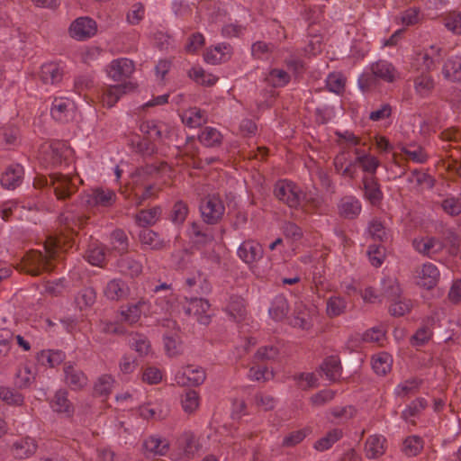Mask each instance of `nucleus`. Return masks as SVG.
<instances>
[{
	"instance_id": "obj_1",
	"label": "nucleus",
	"mask_w": 461,
	"mask_h": 461,
	"mask_svg": "<svg viewBox=\"0 0 461 461\" xmlns=\"http://www.w3.org/2000/svg\"><path fill=\"white\" fill-rule=\"evenodd\" d=\"M274 194L289 208L301 210L306 214L315 213L321 206L320 197L311 192H304L298 185L287 179L276 183Z\"/></svg>"
},
{
	"instance_id": "obj_2",
	"label": "nucleus",
	"mask_w": 461,
	"mask_h": 461,
	"mask_svg": "<svg viewBox=\"0 0 461 461\" xmlns=\"http://www.w3.org/2000/svg\"><path fill=\"white\" fill-rule=\"evenodd\" d=\"M64 242L61 237H49L44 244L45 254L41 251H31L27 253L22 263V269L32 276H40L43 272H50L54 266L52 260L55 258L59 249H62Z\"/></svg>"
},
{
	"instance_id": "obj_3",
	"label": "nucleus",
	"mask_w": 461,
	"mask_h": 461,
	"mask_svg": "<svg viewBox=\"0 0 461 461\" xmlns=\"http://www.w3.org/2000/svg\"><path fill=\"white\" fill-rule=\"evenodd\" d=\"M200 212L205 223L216 224L222 219L225 206L219 195L209 194L202 200Z\"/></svg>"
},
{
	"instance_id": "obj_4",
	"label": "nucleus",
	"mask_w": 461,
	"mask_h": 461,
	"mask_svg": "<svg viewBox=\"0 0 461 461\" xmlns=\"http://www.w3.org/2000/svg\"><path fill=\"white\" fill-rule=\"evenodd\" d=\"M63 382L72 391H82L88 384V377L76 363L68 361L63 366Z\"/></svg>"
},
{
	"instance_id": "obj_5",
	"label": "nucleus",
	"mask_w": 461,
	"mask_h": 461,
	"mask_svg": "<svg viewBox=\"0 0 461 461\" xmlns=\"http://www.w3.org/2000/svg\"><path fill=\"white\" fill-rule=\"evenodd\" d=\"M50 177L54 186L55 194L59 200L68 199L77 191V185L75 182L77 177L75 176L55 173Z\"/></svg>"
},
{
	"instance_id": "obj_6",
	"label": "nucleus",
	"mask_w": 461,
	"mask_h": 461,
	"mask_svg": "<svg viewBox=\"0 0 461 461\" xmlns=\"http://www.w3.org/2000/svg\"><path fill=\"white\" fill-rule=\"evenodd\" d=\"M206 378L205 371L200 366L188 365L175 375V381L180 386H198Z\"/></svg>"
},
{
	"instance_id": "obj_7",
	"label": "nucleus",
	"mask_w": 461,
	"mask_h": 461,
	"mask_svg": "<svg viewBox=\"0 0 461 461\" xmlns=\"http://www.w3.org/2000/svg\"><path fill=\"white\" fill-rule=\"evenodd\" d=\"M187 316H193L198 322L203 325L209 324L211 321L210 303L202 298H185V304L183 306Z\"/></svg>"
},
{
	"instance_id": "obj_8",
	"label": "nucleus",
	"mask_w": 461,
	"mask_h": 461,
	"mask_svg": "<svg viewBox=\"0 0 461 461\" xmlns=\"http://www.w3.org/2000/svg\"><path fill=\"white\" fill-rule=\"evenodd\" d=\"M97 32V24L89 17L76 19L69 27L70 36L77 41H86L95 36Z\"/></svg>"
},
{
	"instance_id": "obj_9",
	"label": "nucleus",
	"mask_w": 461,
	"mask_h": 461,
	"mask_svg": "<svg viewBox=\"0 0 461 461\" xmlns=\"http://www.w3.org/2000/svg\"><path fill=\"white\" fill-rule=\"evenodd\" d=\"M134 70V62L126 58L113 59L106 68L109 77L117 82L129 78Z\"/></svg>"
},
{
	"instance_id": "obj_10",
	"label": "nucleus",
	"mask_w": 461,
	"mask_h": 461,
	"mask_svg": "<svg viewBox=\"0 0 461 461\" xmlns=\"http://www.w3.org/2000/svg\"><path fill=\"white\" fill-rule=\"evenodd\" d=\"M439 276V271L434 264L425 263L416 270L415 279L419 286L429 290L438 285Z\"/></svg>"
},
{
	"instance_id": "obj_11",
	"label": "nucleus",
	"mask_w": 461,
	"mask_h": 461,
	"mask_svg": "<svg viewBox=\"0 0 461 461\" xmlns=\"http://www.w3.org/2000/svg\"><path fill=\"white\" fill-rule=\"evenodd\" d=\"M412 246L420 254L429 258H433L444 249L445 243L438 238L420 237L412 240Z\"/></svg>"
},
{
	"instance_id": "obj_12",
	"label": "nucleus",
	"mask_w": 461,
	"mask_h": 461,
	"mask_svg": "<svg viewBox=\"0 0 461 461\" xmlns=\"http://www.w3.org/2000/svg\"><path fill=\"white\" fill-rule=\"evenodd\" d=\"M38 449V443L35 438L25 436L13 442L10 451L16 459H26L32 457Z\"/></svg>"
},
{
	"instance_id": "obj_13",
	"label": "nucleus",
	"mask_w": 461,
	"mask_h": 461,
	"mask_svg": "<svg viewBox=\"0 0 461 461\" xmlns=\"http://www.w3.org/2000/svg\"><path fill=\"white\" fill-rule=\"evenodd\" d=\"M131 289L127 283L121 278H113L107 282L103 290L104 296L112 302L125 300L130 295Z\"/></svg>"
},
{
	"instance_id": "obj_14",
	"label": "nucleus",
	"mask_w": 461,
	"mask_h": 461,
	"mask_svg": "<svg viewBox=\"0 0 461 461\" xmlns=\"http://www.w3.org/2000/svg\"><path fill=\"white\" fill-rule=\"evenodd\" d=\"M262 246L253 240H244L237 249V255L245 264L252 265L263 258Z\"/></svg>"
},
{
	"instance_id": "obj_15",
	"label": "nucleus",
	"mask_w": 461,
	"mask_h": 461,
	"mask_svg": "<svg viewBox=\"0 0 461 461\" xmlns=\"http://www.w3.org/2000/svg\"><path fill=\"white\" fill-rule=\"evenodd\" d=\"M24 178V168L21 164H11L2 174L1 185L7 190H14L20 186Z\"/></svg>"
},
{
	"instance_id": "obj_16",
	"label": "nucleus",
	"mask_w": 461,
	"mask_h": 461,
	"mask_svg": "<svg viewBox=\"0 0 461 461\" xmlns=\"http://www.w3.org/2000/svg\"><path fill=\"white\" fill-rule=\"evenodd\" d=\"M334 167L337 173L342 176L354 179L357 176V168L355 167V159H351L349 151L343 149L334 158Z\"/></svg>"
},
{
	"instance_id": "obj_17",
	"label": "nucleus",
	"mask_w": 461,
	"mask_h": 461,
	"mask_svg": "<svg viewBox=\"0 0 461 461\" xmlns=\"http://www.w3.org/2000/svg\"><path fill=\"white\" fill-rule=\"evenodd\" d=\"M51 116L59 122H68L73 118L74 104L68 98L57 97L52 103Z\"/></svg>"
},
{
	"instance_id": "obj_18",
	"label": "nucleus",
	"mask_w": 461,
	"mask_h": 461,
	"mask_svg": "<svg viewBox=\"0 0 461 461\" xmlns=\"http://www.w3.org/2000/svg\"><path fill=\"white\" fill-rule=\"evenodd\" d=\"M233 49L229 43H220L208 48L204 52V60L212 65L227 62L231 59Z\"/></svg>"
},
{
	"instance_id": "obj_19",
	"label": "nucleus",
	"mask_w": 461,
	"mask_h": 461,
	"mask_svg": "<svg viewBox=\"0 0 461 461\" xmlns=\"http://www.w3.org/2000/svg\"><path fill=\"white\" fill-rule=\"evenodd\" d=\"M133 89L134 86L131 83L108 86L103 89L101 102L104 106L111 108L115 105L122 95Z\"/></svg>"
},
{
	"instance_id": "obj_20",
	"label": "nucleus",
	"mask_w": 461,
	"mask_h": 461,
	"mask_svg": "<svg viewBox=\"0 0 461 461\" xmlns=\"http://www.w3.org/2000/svg\"><path fill=\"white\" fill-rule=\"evenodd\" d=\"M364 197L372 204L378 205L384 194L375 176H364L362 177Z\"/></svg>"
},
{
	"instance_id": "obj_21",
	"label": "nucleus",
	"mask_w": 461,
	"mask_h": 461,
	"mask_svg": "<svg viewBox=\"0 0 461 461\" xmlns=\"http://www.w3.org/2000/svg\"><path fill=\"white\" fill-rule=\"evenodd\" d=\"M116 201V194L109 188L97 187L87 196V203L93 206L111 207Z\"/></svg>"
},
{
	"instance_id": "obj_22",
	"label": "nucleus",
	"mask_w": 461,
	"mask_h": 461,
	"mask_svg": "<svg viewBox=\"0 0 461 461\" xmlns=\"http://www.w3.org/2000/svg\"><path fill=\"white\" fill-rule=\"evenodd\" d=\"M370 70L377 79L393 83L399 78V73L394 66L386 60H378L370 66Z\"/></svg>"
},
{
	"instance_id": "obj_23",
	"label": "nucleus",
	"mask_w": 461,
	"mask_h": 461,
	"mask_svg": "<svg viewBox=\"0 0 461 461\" xmlns=\"http://www.w3.org/2000/svg\"><path fill=\"white\" fill-rule=\"evenodd\" d=\"M187 233L191 240L200 246L210 244L214 240L212 230L198 222H192Z\"/></svg>"
},
{
	"instance_id": "obj_24",
	"label": "nucleus",
	"mask_w": 461,
	"mask_h": 461,
	"mask_svg": "<svg viewBox=\"0 0 461 461\" xmlns=\"http://www.w3.org/2000/svg\"><path fill=\"white\" fill-rule=\"evenodd\" d=\"M361 203L355 196H344L338 203V212L344 219H356L361 212Z\"/></svg>"
},
{
	"instance_id": "obj_25",
	"label": "nucleus",
	"mask_w": 461,
	"mask_h": 461,
	"mask_svg": "<svg viewBox=\"0 0 461 461\" xmlns=\"http://www.w3.org/2000/svg\"><path fill=\"white\" fill-rule=\"evenodd\" d=\"M147 303H148L141 298L135 303H129L121 307L119 311L121 321L130 325L137 323L140 320L143 309Z\"/></svg>"
},
{
	"instance_id": "obj_26",
	"label": "nucleus",
	"mask_w": 461,
	"mask_h": 461,
	"mask_svg": "<svg viewBox=\"0 0 461 461\" xmlns=\"http://www.w3.org/2000/svg\"><path fill=\"white\" fill-rule=\"evenodd\" d=\"M178 308V296L174 292H170L164 296H158L155 300V314L172 315Z\"/></svg>"
},
{
	"instance_id": "obj_27",
	"label": "nucleus",
	"mask_w": 461,
	"mask_h": 461,
	"mask_svg": "<svg viewBox=\"0 0 461 461\" xmlns=\"http://www.w3.org/2000/svg\"><path fill=\"white\" fill-rule=\"evenodd\" d=\"M64 76V69L55 62L43 64L41 68L40 77L44 84L56 85L61 82Z\"/></svg>"
},
{
	"instance_id": "obj_28",
	"label": "nucleus",
	"mask_w": 461,
	"mask_h": 461,
	"mask_svg": "<svg viewBox=\"0 0 461 461\" xmlns=\"http://www.w3.org/2000/svg\"><path fill=\"white\" fill-rule=\"evenodd\" d=\"M290 324L293 327L302 330H309L312 326L311 311L304 303H296L293 317L290 320Z\"/></svg>"
},
{
	"instance_id": "obj_29",
	"label": "nucleus",
	"mask_w": 461,
	"mask_h": 461,
	"mask_svg": "<svg viewBox=\"0 0 461 461\" xmlns=\"http://www.w3.org/2000/svg\"><path fill=\"white\" fill-rule=\"evenodd\" d=\"M139 240L142 246L153 250H162L168 247V241L149 229L142 230L139 234Z\"/></svg>"
},
{
	"instance_id": "obj_30",
	"label": "nucleus",
	"mask_w": 461,
	"mask_h": 461,
	"mask_svg": "<svg viewBox=\"0 0 461 461\" xmlns=\"http://www.w3.org/2000/svg\"><path fill=\"white\" fill-rule=\"evenodd\" d=\"M65 146L62 143L50 145L44 151L42 161L45 167L61 166L64 158Z\"/></svg>"
},
{
	"instance_id": "obj_31",
	"label": "nucleus",
	"mask_w": 461,
	"mask_h": 461,
	"mask_svg": "<svg viewBox=\"0 0 461 461\" xmlns=\"http://www.w3.org/2000/svg\"><path fill=\"white\" fill-rule=\"evenodd\" d=\"M198 451V444L192 434H186L180 442V452L172 459L173 461H189Z\"/></svg>"
},
{
	"instance_id": "obj_32",
	"label": "nucleus",
	"mask_w": 461,
	"mask_h": 461,
	"mask_svg": "<svg viewBox=\"0 0 461 461\" xmlns=\"http://www.w3.org/2000/svg\"><path fill=\"white\" fill-rule=\"evenodd\" d=\"M59 219L65 228L74 233L77 232V230L84 228L89 218L83 213H75L71 211H66L61 213Z\"/></svg>"
},
{
	"instance_id": "obj_33",
	"label": "nucleus",
	"mask_w": 461,
	"mask_h": 461,
	"mask_svg": "<svg viewBox=\"0 0 461 461\" xmlns=\"http://www.w3.org/2000/svg\"><path fill=\"white\" fill-rule=\"evenodd\" d=\"M52 410L59 413H65L70 416L74 412V406L68 399V393L60 389L57 391L50 402Z\"/></svg>"
},
{
	"instance_id": "obj_34",
	"label": "nucleus",
	"mask_w": 461,
	"mask_h": 461,
	"mask_svg": "<svg viewBox=\"0 0 461 461\" xmlns=\"http://www.w3.org/2000/svg\"><path fill=\"white\" fill-rule=\"evenodd\" d=\"M119 272L126 276L136 277L142 272V264L131 256H123L117 262Z\"/></svg>"
},
{
	"instance_id": "obj_35",
	"label": "nucleus",
	"mask_w": 461,
	"mask_h": 461,
	"mask_svg": "<svg viewBox=\"0 0 461 461\" xmlns=\"http://www.w3.org/2000/svg\"><path fill=\"white\" fill-rule=\"evenodd\" d=\"M386 439L381 435H372L367 438L365 445L366 455L368 458H377L385 452Z\"/></svg>"
},
{
	"instance_id": "obj_36",
	"label": "nucleus",
	"mask_w": 461,
	"mask_h": 461,
	"mask_svg": "<svg viewBox=\"0 0 461 461\" xmlns=\"http://www.w3.org/2000/svg\"><path fill=\"white\" fill-rule=\"evenodd\" d=\"M399 149L405 155L407 159L414 163L424 164L429 159V155L425 149L417 143L401 145Z\"/></svg>"
},
{
	"instance_id": "obj_37",
	"label": "nucleus",
	"mask_w": 461,
	"mask_h": 461,
	"mask_svg": "<svg viewBox=\"0 0 461 461\" xmlns=\"http://www.w3.org/2000/svg\"><path fill=\"white\" fill-rule=\"evenodd\" d=\"M181 119L183 123L190 128L200 127L207 122L206 113L197 107H192L183 112Z\"/></svg>"
},
{
	"instance_id": "obj_38",
	"label": "nucleus",
	"mask_w": 461,
	"mask_h": 461,
	"mask_svg": "<svg viewBox=\"0 0 461 461\" xmlns=\"http://www.w3.org/2000/svg\"><path fill=\"white\" fill-rule=\"evenodd\" d=\"M382 296L394 301L402 296V288L396 277L385 276L381 281Z\"/></svg>"
},
{
	"instance_id": "obj_39",
	"label": "nucleus",
	"mask_w": 461,
	"mask_h": 461,
	"mask_svg": "<svg viewBox=\"0 0 461 461\" xmlns=\"http://www.w3.org/2000/svg\"><path fill=\"white\" fill-rule=\"evenodd\" d=\"M143 447L154 456H164L169 449V442L158 436H150L143 442Z\"/></svg>"
},
{
	"instance_id": "obj_40",
	"label": "nucleus",
	"mask_w": 461,
	"mask_h": 461,
	"mask_svg": "<svg viewBox=\"0 0 461 461\" xmlns=\"http://www.w3.org/2000/svg\"><path fill=\"white\" fill-rule=\"evenodd\" d=\"M321 369L325 374L326 377L331 381L336 382L341 376V365L340 360L336 356H330L326 357L321 366Z\"/></svg>"
},
{
	"instance_id": "obj_41",
	"label": "nucleus",
	"mask_w": 461,
	"mask_h": 461,
	"mask_svg": "<svg viewBox=\"0 0 461 461\" xmlns=\"http://www.w3.org/2000/svg\"><path fill=\"white\" fill-rule=\"evenodd\" d=\"M226 312L235 321H241L247 314L245 300L241 296H230Z\"/></svg>"
},
{
	"instance_id": "obj_42",
	"label": "nucleus",
	"mask_w": 461,
	"mask_h": 461,
	"mask_svg": "<svg viewBox=\"0 0 461 461\" xmlns=\"http://www.w3.org/2000/svg\"><path fill=\"white\" fill-rule=\"evenodd\" d=\"M428 402L424 398H417L413 400L402 412V418L410 422L411 425H415L414 418L419 416L422 411L426 409Z\"/></svg>"
},
{
	"instance_id": "obj_43",
	"label": "nucleus",
	"mask_w": 461,
	"mask_h": 461,
	"mask_svg": "<svg viewBox=\"0 0 461 461\" xmlns=\"http://www.w3.org/2000/svg\"><path fill=\"white\" fill-rule=\"evenodd\" d=\"M343 437L341 429H332L329 430L322 438H319L313 445L317 451H325L330 449L336 442Z\"/></svg>"
},
{
	"instance_id": "obj_44",
	"label": "nucleus",
	"mask_w": 461,
	"mask_h": 461,
	"mask_svg": "<svg viewBox=\"0 0 461 461\" xmlns=\"http://www.w3.org/2000/svg\"><path fill=\"white\" fill-rule=\"evenodd\" d=\"M161 212V208L158 206L141 210L135 215L136 223L141 227L152 226L160 218Z\"/></svg>"
},
{
	"instance_id": "obj_45",
	"label": "nucleus",
	"mask_w": 461,
	"mask_h": 461,
	"mask_svg": "<svg viewBox=\"0 0 461 461\" xmlns=\"http://www.w3.org/2000/svg\"><path fill=\"white\" fill-rule=\"evenodd\" d=\"M443 75L452 81L461 80V56L450 57L443 66Z\"/></svg>"
},
{
	"instance_id": "obj_46",
	"label": "nucleus",
	"mask_w": 461,
	"mask_h": 461,
	"mask_svg": "<svg viewBox=\"0 0 461 461\" xmlns=\"http://www.w3.org/2000/svg\"><path fill=\"white\" fill-rule=\"evenodd\" d=\"M164 347L169 357H176L183 353V343L178 330L164 335Z\"/></svg>"
},
{
	"instance_id": "obj_47",
	"label": "nucleus",
	"mask_w": 461,
	"mask_h": 461,
	"mask_svg": "<svg viewBox=\"0 0 461 461\" xmlns=\"http://www.w3.org/2000/svg\"><path fill=\"white\" fill-rule=\"evenodd\" d=\"M289 312L287 299L284 295H277L274 298L269 308L270 316L276 321L284 320Z\"/></svg>"
},
{
	"instance_id": "obj_48",
	"label": "nucleus",
	"mask_w": 461,
	"mask_h": 461,
	"mask_svg": "<svg viewBox=\"0 0 461 461\" xmlns=\"http://www.w3.org/2000/svg\"><path fill=\"white\" fill-rule=\"evenodd\" d=\"M358 165L364 173L367 176H375L377 168L380 167V160L375 156L368 153L367 155L355 158V167Z\"/></svg>"
},
{
	"instance_id": "obj_49",
	"label": "nucleus",
	"mask_w": 461,
	"mask_h": 461,
	"mask_svg": "<svg viewBox=\"0 0 461 461\" xmlns=\"http://www.w3.org/2000/svg\"><path fill=\"white\" fill-rule=\"evenodd\" d=\"M392 363V357L386 352L379 353L372 358V367L380 375H385L390 372Z\"/></svg>"
},
{
	"instance_id": "obj_50",
	"label": "nucleus",
	"mask_w": 461,
	"mask_h": 461,
	"mask_svg": "<svg viewBox=\"0 0 461 461\" xmlns=\"http://www.w3.org/2000/svg\"><path fill=\"white\" fill-rule=\"evenodd\" d=\"M434 86V80L429 74H421L414 79V89L421 97L429 96Z\"/></svg>"
},
{
	"instance_id": "obj_51",
	"label": "nucleus",
	"mask_w": 461,
	"mask_h": 461,
	"mask_svg": "<svg viewBox=\"0 0 461 461\" xmlns=\"http://www.w3.org/2000/svg\"><path fill=\"white\" fill-rule=\"evenodd\" d=\"M199 141L205 147H215L221 143L222 135L212 127H205L198 136Z\"/></svg>"
},
{
	"instance_id": "obj_52",
	"label": "nucleus",
	"mask_w": 461,
	"mask_h": 461,
	"mask_svg": "<svg viewBox=\"0 0 461 461\" xmlns=\"http://www.w3.org/2000/svg\"><path fill=\"white\" fill-rule=\"evenodd\" d=\"M188 76L196 83L206 86H212L218 81L216 76L206 72L201 67L192 68L188 72Z\"/></svg>"
},
{
	"instance_id": "obj_53",
	"label": "nucleus",
	"mask_w": 461,
	"mask_h": 461,
	"mask_svg": "<svg viewBox=\"0 0 461 461\" xmlns=\"http://www.w3.org/2000/svg\"><path fill=\"white\" fill-rule=\"evenodd\" d=\"M421 384V380L418 378H411L400 383L394 389V394L401 398L408 397L416 393Z\"/></svg>"
},
{
	"instance_id": "obj_54",
	"label": "nucleus",
	"mask_w": 461,
	"mask_h": 461,
	"mask_svg": "<svg viewBox=\"0 0 461 461\" xmlns=\"http://www.w3.org/2000/svg\"><path fill=\"white\" fill-rule=\"evenodd\" d=\"M347 302L341 296H330L326 303V313L330 318H334L345 312Z\"/></svg>"
},
{
	"instance_id": "obj_55",
	"label": "nucleus",
	"mask_w": 461,
	"mask_h": 461,
	"mask_svg": "<svg viewBox=\"0 0 461 461\" xmlns=\"http://www.w3.org/2000/svg\"><path fill=\"white\" fill-rule=\"evenodd\" d=\"M423 439L419 436H410L402 443V450L407 456H416L423 449Z\"/></svg>"
},
{
	"instance_id": "obj_56",
	"label": "nucleus",
	"mask_w": 461,
	"mask_h": 461,
	"mask_svg": "<svg viewBox=\"0 0 461 461\" xmlns=\"http://www.w3.org/2000/svg\"><path fill=\"white\" fill-rule=\"evenodd\" d=\"M140 415L146 420H161L165 417L161 403L149 402L140 407Z\"/></svg>"
},
{
	"instance_id": "obj_57",
	"label": "nucleus",
	"mask_w": 461,
	"mask_h": 461,
	"mask_svg": "<svg viewBox=\"0 0 461 461\" xmlns=\"http://www.w3.org/2000/svg\"><path fill=\"white\" fill-rule=\"evenodd\" d=\"M181 405L185 413H194L200 405V397L196 391L188 390L181 397Z\"/></svg>"
},
{
	"instance_id": "obj_58",
	"label": "nucleus",
	"mask_w": 461,
	"mask_h": 461,
	"mask_svg": "<svg viewBox=\"0 0 461 461\" xmlns=\"http://www.w3.org/2000/svg\"><path fill=\"white\" fill-rule=\"evenodd\" d=\"M110 243L112 249L118 253H125L129 248V240L126 233L120 229L113 230L111 233Z\"/></svg>"
},
{
	"instance_id": "obj_59",
	"label": "nucleus",
	"mask_w": 461,
	"mask_h": 461,
	"mask_svg": "<svg viewBox=\"0 0 461 461\" xmlns=\"http://www.w3.org/2000/svg\"><path fill=\"white\" fill-rule=\"evenodd\" d=\"M290 75L284 69L273 68L269 71L266 80L274 87H283L290 82Z\"/></svg>"
},
{
	"instance_id": "obj_60",
	"label": "nucleus",
	"mask_w": 461,
	"mask_h": 461,
	"mask_svg": "<svg viewBox=\"0 0 461 461\" xmlns=\"http://www.w3.org/2000/svg\"><path fill=\"white\" fill-rule=\"evenodd\" d=\"M96 300V293L92 287L82 289L76 297V303L80 310L87 309L94 305Z\"/></svg>"
},
{
	"instance_id": "obj_61",
	"label": "nucleus",
	"mask_w": 461,
	"mask_h": 461,
	"mask_svg": "<svg viewBox=\"0 0 461 461\" xmlns=\"http://www.w3.org/2000/svg\"><path fill=\"white\" fill-rule=\"evenodd\" d=\"M274 49L273 43L258 41L251 45V55L255 59H267Z\"/></svg>"
},
{
	"instance_id": "obj_62",
	"label": "nucleus",
	"mask_w": 461,
	"mask_h": 461,
	"mask_svg": "<svg viewBox=\"0 0 461 461\" xmlns=\"http://www.w3.org/2000/svg\"><path fill=\"white\" fill-rule=\"evenodd\" d=\"M392 303L389 307L391 315L394 317H402L409 313L412 308L411 301L400 296V298L391 301Z\"/></svg>"
},
{
	"instance_id": "obj_63",
	"label": "nucleus",
	"mask_w": 461,
	"mask_h": 461,
	"mask_svg": "<svg viewBox=\"0 0 461 461\" xmlns=\"http://www.w3.org/2000/svg\"><path fill=\"white\" fill-rule=\"evenodd\" d=\"M443 21L448 31L457 35L461 34V12H450L444 16Z\"/></svg>"
},
{
	"instance_id": "obj_64",
	"label": "nucleus",
	"mask_w": 461,
	"mask_h": 461,
	"mask_svg": "<svg viewBox=\"0 0 461 461\" xmlns=\"http://www.w3.org/2000/svg\"><path fill=\"white\" fill-rule=\"evenodd\" d=\"M367 232L375 240L384 241L388 238L384 223L377 219H373L369 222Z\"/></svg>"
}]
</instances>
